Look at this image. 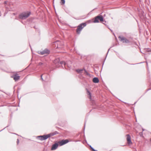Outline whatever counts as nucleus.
<instances>
[{"mask_svg": "<svg viewBox=\"0 0 151 151\" xmlns=\"http://www.w3.org/2000/svg\"><path fill=\"white\" fill-rule=\"evenodd\" d=\"M57 134H58L57 132H55L54 133H51L47 135L38 136L37 137L40 139L41 140H44L47 139L50 137L53 136Z\"/></svg>", "mask_w": 151, "mask_h": 151, "instance_id": "obj_1", "label": "nucleus"}, {"mask_svg": "<svg viewBox=\"0 0 151 151\" xmlns=\"http://www.w3.org/2000/svg\"><path fill=\"white\" fill-rule=\"evenodd\" d=\"M86 25V23H83L80 24L77 27L76 32L78 34H80L82 29Z\"/></svg>", "mask_w": 151, "mask_h": 151, "instance_id": "obj_2", "label": "nucleus"}, {"mask_svg": "<svg viewBox=\"0 0 151 151\" xmlns=\"http://www.w3.org/2000/svg\"><path fill=\"white\" fill-rule=\"evenodd\" d=\"M30 13L29 12L23 13L19 15V17L22 19H24L27 18L30 15Z\"/></svg>", "mask_w": 151, "mask_h": 151, "instance_id": "obj_3", "label": "nucleus"}, {"mask_svg": "<svg viewBox=\"0 0 151 151\" xmlns=\"http://www.w3.org/2000/svg\"><path fill=\"white\" fill-rule=\"evenodd\" d=\"M99 20L100 22H103V17L101 16H98L96 17L93 21L94 23H98L99 22Z\"/></svg>", "mask_w": 151, "mask_h": 151, "instance_id": "obj_4", "label": "nucleus"}, {"mask_svg": "<svg viewBox=\"0 0 151 151\" xmlns=\"http://www.w3.org/2000/svg\"><path fill=\"white\" fill-rule=\"evenodd\" d=\"M69 141L68 139L62 140L61 141H59L57 143L58 145L61 146L67 143Z\"/></svg>", "mask_w": 151, "mask_h": 151, "instance_id": "obj_5", "label": "nucleus"}, {"mask_svg": "<svg viewBox=\"0 0 151 151\" xmlns=\"http://www.w3.org/2000/svg\"><path fill=\"white\" fill-rule=\"evenodd\" d=\"M119 40L122 41L123 43H127L129 42V41L128 40L123 36H119Z\"/></svg>", "mask_w": 151, "mask_h": 151, "instance_id": "obj_6", "label": "nucleus"}, {"mask_svg": "<svg viewBox=\"0 0 151 151\" xmlns=\"http://www.w3.org/2000/svg\"><path fill=\"white\" fill-rule=\"evenodd\" d=\"M127 137L126 139L127 142V144L129 145H131L132 143L131 140V138L129 135L128 134L126 135Z\"/></svg>", "mask_w": 151, "mask_h": 151, "instance_id": "obj_7", "label": "nucleus"}, {"mask_svg": "<svg viewBox=\"0 0 151 151\" xmlns=\"http://www.w3.org/2000/svg\"><path fill=\"white\" fill-rule=\"evenodd\" d=\"M38 52L39 54L43 55L46 54H49L50 53V51L47 49H45L42 51H38Z\"/></svg>", "mask_w": 151, "mask_h": 151, "instance_id": "obj_8", "label": "nucleus"}, {"mask_svg": "<svg viewBox=\"0 0 151 151\" xmlns=\"http://www.w3.org/2000/svg\"><path fill=\"white\" fill-rule=\"evenodd\" d=\"M15 80V81H16L19 79L20 76H18L17 74H16L14 76L12 77Z\"/></svg>", "mask_w": 151, "mask_h": 151, "instance_id": "obj_9", "label": "nucleus"}, {"mask_svg": "<svg viewBox=\"0 0 151 151\" xmlns=\"http://www.w3.org/2000/svg\"><path fill=\"white\" fill-rule=\"evenodd\" d=\"M58 143H55L54 144H53L51 150H55L57 148L58 146Z\"/></svg>", "mask_w": 151, "mask_h": 151, "instance_id": "obj_10", "label": "nucleus"}, {"mask_svg": "<svg viewBox=\"0 0 151 151\" xmlns=\"http://www.w3.org/2000/svg\"><path fill=\"white\" fill-rule=\"evenodd\" d=\"M86 90L87 91V94L88 95V97L90 99H91V93H90V92L87 89H86Z\"/></svg>", "mask_w": 151, "mask_h": 151, "instance_id": "obj_11", "label": "nucleus"}, {"mask_svg": "<svg viewBox=\"0 0 151 151\" xmlns=\"http://www.w3.org/2000/svg\"><path fill=\"white\" fill-rule=\"evenodd\" d=\"M93 81L94 83H98L99 82V80L98 78H94L93 79Z\"/></svg>", "mask_w": 151, "mask_h": 151, "instance_id": "obj_12", "label": "nucleus"}, {"mask_svg": "<svg viewBox=\"0 0 151 151\" xmlns=\"http://www.w3.org/2000/svg\"><path fill=\"white\" fill-rule=\"evenodd\" d=\"M65 0H61V4L62 5H63L65 3Z\"/></svg>", "mask_w": 151, "mask_h": 151, "instance_id": "obj_13", "label": "nucleus"}, {"mask_svg": "<svg viewBox=\"0 0 151 151\" xmlns=\"http://www.w3.org/2000/svg\"><path fill=\"white\" fill-rule=\"evenodd\" d=\"M83 70L82 69H77L76 70V71L78 73H80Z\"/></svg>", "mask_w": 151, "mask_h": 151, "instance_id": "obj_14", "label": "nucleus"}, {"mask_svg": "<svg viewBox=\"0 0 151 151\" xmlns=\"http://www.w3.org/2000/svg\"><path fill=\"white\" fill-rule=\"evenodd\" d=\"M61 64H63L65 65V67H66L67 65V64L65 63L64 62H62V63H61Z\"/></svg>", "mask_w": 151, "mask_h": 151, "instance_id": "obj_15", "label": "nucleus"}, {"mask_svg": "<svg viewBox=\"0 0 151 151\" xmlns=\"http://www.w3.org/2000/svg\"><path fill=\"white\" fill-rule=\"evenodd\" d=\"M60 42H56V43H55V44H57V45H58V44H59V45H60Z\"/></svg>", "mask_w": 151, "mask_h": 151, "instance_id": "obj_16", "label": "nucleus"}, {"mask_svg": "<svg viewBox=\"0 0 151 151\" xmlns=\"http://www.w3.org/2000/svg\"><path fill=\"white\" fill-rule=\"evenodd\" d=\"M17 144H18L19 143V140L18 139H17Z\"/></svg>", "mask_w": 151, "mask_h": 151, "instance_id": "obj_17", "label": "nucleus"}, {"mask_svg": "<svg viewBox=\"0 0 151 151\" xmlns=\"http://www.w3.org/2000/svg\"><path fill=\"white\" fill-rule=\"evenodd\" d=\"M92 151H97V150H94L93 149H92Z\"/></svg>", "mask_w": 151, "mask_h": 151, "instance_id": "obj_18", "label": "nucleus"}, {"mask_svg": "<svg viewBox=\"0 0 151 151\" xmlns=\"http://www.w3.org/2000/svg\"><path fill=\"white\" fill-rule=\"evenodd\" d=\"M57 48L58 47H60V46H58L57 47Z\"/></svg>", "mask_w": 151, "mask_h": 151, "instance_id": "obj_19", "label": "nucleus"}]
</instances>
